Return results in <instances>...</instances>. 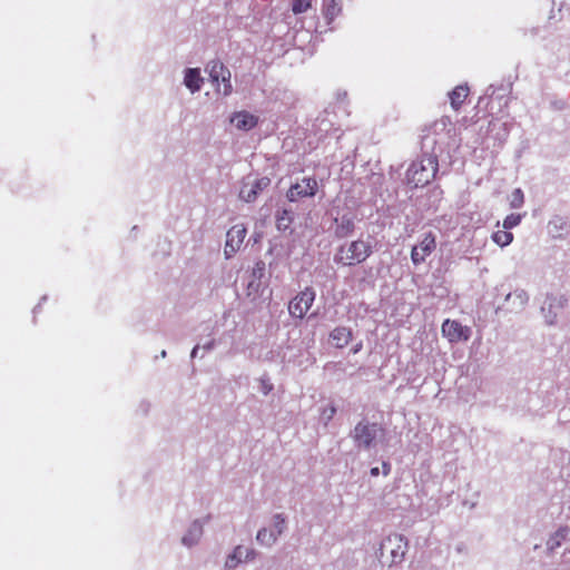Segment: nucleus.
Segmentation results:
<instances>
[{"mask_svg":"<svg viewBox=\"0 0 570 570\" xmlns=\"http://www.w3.org/2000/svg\"><path fill=\"white\" fill-rule=\"evenodd\" d=\"M439 170L438 157L433 154H424L413 161L406 170L407 184L413 187H424L434 180Z\"/></svg>","mask_w":570,"mask_h":570,"instance_id":"nucleus-1","label":"nucleus"},{"mask_svg":"<svg viewBox=\"0 0 570 570\" xmlns=\"http://www.w3.org/2000/svg\"><path fill=\"white\" fill-rule=\"evenodd\" d=\"M372 253L368 242L356 239L341 245L334 255V262L342 266H356L365 262Z\"/></svg>","mask_w":570,"mask_h":570,"instance_id":"nucleus-2","label":"nucleus"},{"mask_svg":"<svg viewBox=\"0 0 570 570\" xmlns=\"http://www.w3.org/2000/svg\"><path fill=\"white\" fill-rule=\"evenodd\" d=\"M436 249V235L428 232L422 235L419 243L411 249V261L413 265L423 264L426 258Z\"/></svg>","mask_w":570,"mask_h":570,"instance_id":"nucleus-3","label":"nucleus"},{"mask_svg":"<svg viewBox=\"0 0 570 570\" xmlns=\"http://www.w3.org/2000/svg\"><path fill=\"white\" fill-rule=\"evenodd\" d=\"M315 299V292L312 287H306L301 291L295 297L288 303V313L292 317L303 318L309 308L312 307Z\"/></svg>","mask_w":570,"mask_h":570,"instance_id":"nucleus-4","label":"nucleus"},{"mask_svg":"<svg viewBox=\"0 0 570 570\" xmlns=\"http://www.w3.org/2000/svg\"><path fill=\"white\" fill-rule=\"evenodd\" d=\"M208 73L213 83L218 86L217 91L228 96L233 91L230 71L220 61H212L208 65Z\"/></svg>","mask_w":570,"mask_h":570,"instance_id":"nucleus-5","label":"nucleus"},{"mask_svg":"<svg viewBox=\"0 0 570 570\" xmlns=\"http://www.w3.org/2000/svg\"><path fill=\"white\" fill-rule=\"evenodd\" d=\"M379 432H383L379 424L360 422L355 425L352 438L357 446L368 449L373 445Z\"/></svg>","mask_w":570,"mask_h":570,"instance_id":"nucleus-6","label":"nucleus"},{"mask_svg":"<svg viewBox=\"0 0 570 570\" xmlns=\"http://www.w3.org/2000/svg\"><path fill=\"white\" fill-rule=\"evenodd\" d=\"M442 335L450 343L466 342L471 336V328L455 320H445L441 326Z\"/></svg>","mask_w":570,"mask_h":570,"instance_id":"nucleus-7","label":"nucleus"},{"mask_svg":"<svg viewBox=\"0 0 570 570\" xmlns=\"http://www.w3.org/2000/svg\"><path fill=\"white\" fill-rule=\"evenodd\" d=\"M318 188L317 180L314 177H305L301 183L289 187L286 197L289 202H296L299 198L313 197Z\"/></svg>","mask_w":570,"mask_h":570,"instance_id":"nucleus-8","label":"nucleus"},{"mask_svg":"<svg viewBox=\"0 0 570 570\" xmlns=\"http://www.w3.org/2000/svg\"><path fill=\"white\" fill-rule=\"evenodd\" d=\"M271 184V179L268 177H262L252 183L243 181L239 198L246 203L254 202L258 194H261L266 187Z\"/></svg>","mask_w":570,"mask_h":570,"instance_id":"nucleus-9","label":"nucleus"},{"mask_svg":"<svg viewBox=\"0 0 570 570\" xmlns=\"http://www.w3.org/2000/svg\"><path fill=\"white\" fill-rule=\"evenodd\" d=\"M246 228L243 224L234 225L226 235L225 255L226 257L233 256L242 246L245 236Z\"/></svg>","mask_w":570,"mask_h":570,"instance_id":"nucleus-10","label":"nucleus"},{"mask_svg":"<svg viewBox=\"0 0 570 570\" xmlns=\"http://www.w3.org/2000/svg\"><path fill=\"white\" fill-rule=\"evenodd\" d=\"M230 122L239 130L248 131L258 124V117L248 111H237L230 117Z\"/></svg>","mask_w":570,"mask_h":570,"instance_id":"nucleus-11","label":"nucleus"},{"mask_svg":"<svg viewBox=\"0 0 570 570\" xmlns=\"http://www.w3.org/2000/svg\"><path fill=\"white\" fill-rule=\"evenodd\" d=\"M353 338V332L350 327L337 326L330 333V340L336 348H344Z\"/></svg>","mask_w":570,"mask_h":570,"instance_id":"nucleus-12","label":"nucleus"},{"mask_svg":"<svg viewBox=\"0 0 570 570\" xmlns=\"http://www.w3.org/2000/svg\"><path fill=\"white\" fill-rule=\"evenodd\" d=\"M470 89L466 85H459L449 92L450 104L454 110H459L468 98Z\"/></svg>","mask_w":570,"mask_h":570,"instance_id":"nucleus-13","label":"nucleus"},{"mask_svg":"<svg viewBox=\"0 0 570 570\" xmlns=\"http://www.w3.org/2000/svg\"><path fill=\"white\" fill-rule=\"evenodd\" d=\"M185 86L190 89L191 92L200 90L203 85V78L200 77L199 69H187L184 78Z\"/></svg>","mask_w":570,"mask_h":570,"instance_id":"nucleus-14","label":"nucleus"},{"mask_svg":"<svg viewBox=\"0 0 570 570\" xmlns=\"http://www.w3.org/2000/svg\"><path fill=\"white\" fill-rule=\"evenodd\" d=\"M245 558V560H249L254 558V551L244 548L242 546H238L235 548L233 554L227 559L226 567L234 568L237 566L238 562H240L242 558Z\"/></svg>","mask_w":570,"mask_h":570,"instance_id":"nucleus-15","label":"nucleus"},{"mask_svg":"<svg viewBox=\"0 0 570 570\" xmlns=\"http://www.w3.org/2000/svg\"><path fill=\"white\" fill-rule=\"evenodd\" d=\"M323 14L330 21L337 17L341 12V4L338 0H323Z\"/></svg>","mask_w":570,"mask_h":570,"instance_id":"nucleus-16","label":"nucleus"},{"mask_svg":"<svg viewBox=\"0 0 570 570\" xmlns=\"http://www.w3.org/2000/svg\"><path fill=\"white\" fill-rule=\"evenodd\" d=\"M568 533H569L568 527L558 529L549 539V541L547 543L548 548L550 550H554V549L559 548L561 546L562 541L566 540Z\"/></svg>","mask_w":570,"mask_h":570,"instance_id":"nucleus-17","label":"nucleus"},{"mask_svg":"<svg viewBox=\"0 0 570 570\" xmlns=\"http://www.w3.org/2000/svg\"><path fill=\"white\" fill-rule=\"evenodd\" d=\"M393 541L397 542L396 543L397 550H394V549L391 550L392 561L400 562L403 559L404 553H405L404 552L405 544H403V538L401 535H395L393 539L387 538L386 543L391 544Z\"/></svg>","mask_w":570,"mask_h":570,"instance_id":"nucleus-18","label":"nucleus"},{"mask_svg":"<svg viewBox=\"0 0 570 570\" xmlns=\"http://www.w3.org/2000/svg\"><path fill=\"white\" fill-rule=\"evenodd\" d=\"M293 223V214L291 210L283 209L276 216V226L278 230H286Z\"/></svg>","mask_w":570,"mask_h":570,"instance_id":"nucleus-19","label":"nucleus"},{"mask_svg":"<svg viewBox=\"0 0 570 570\" xmlns=\"http://www.w3.org/2000/svg\"><path fill=\"white\" fill-rule=\"evenodd\" d=\"M492 239L495 244H498L501 247L508 246L513 240V234L509 230H497L492 235Z\"/></svg>","mask_w":570,"mask_h":570,"instance_id":"nucleus-20","label":"nucleus"},{"mask_svg":"<svg viewBox=\"0 0 570 570\" xmlns=\"http://www.w3.org/2000/svg\"><path fill=\"white\" fill-rule=\"evenodd\" d=\"M256 539L262 544L271 546L276 541L277 534L273 530L262 529L258 531Z\"/></svg>","mask_w":570,"mask_h":570,"instance_id":"nucleus-21","label":"nucleus"},{"mask_svg":"<svg viewBox=\"0 0 570 570\" xmlns=\"http://www.w3.org/2000/svg\"><path fill=\"white\" fill-rule=\"evenodd\" d=\"M314 0H292V11L294 14H301L312 8Z\"/></svg>","mask_w":570,"mask_h":570,"instance_id":"nucleus-22","label":"nucleus"},{"mask_svg":"<svg viewBox=\"0 0 570 570\" xmlns=\"http://www.w3.org/2000/svg\"><path fill=\"white\" fill-rule=\"evenodd\" d=\"M522 216L520 214H510L503 220V228L509 230L517 227L521 223Z\"/></svg>","mask_w":570,"mask_h":570,"instance_id":"nucleus-23","label":"nucleus"},{"mask_svg":"<svg viewBox=\"0 0 570 570\" xmlns=\"http://www.w3.org/2000/svg\"><path fill=\"white\" fill-rule=\"evenodd\" d=\"M524 203V196H523V193L520 188H517L513 190L512 193V199L510 202V205L512 208H519L523 205Z\"/></svg>","mask_w":570,"mask_h":570,"instance_id":"nucleus-24","label":"nucleus"},{"mask_svg":"<svg viewBox=\"0 0 570 570\" xmlns=\"http://www.w3.org/2000/svg\"><path fill=\"white\" fill-rule=\"evenodd\" d=\"M193 533L195 534V540H191V539L189 538V535H185V537L183 538V543H184V544H186V546L190 547V546H191V544H193V543H194V542H195V541L200 537V534H202V529H200L199 527H196V525H195V527H194V529L189 531V534H190V535H191Z\"/></svg>","mask_w":570,"mask_h":570,"instance_id":"nucleus-25","label":"nucleus"},{"mask_svg":"<svg viewBox=\"0 0 570 570\" xmlns=\"http://www.w3.org/2000/svg\"><path fill=\"white\" fill-rule=\"evenodd\" d=\"M274 527L276 529L275 533L279 535L285 528V519L281 514L274 517Z\"/></svg>","mask_w":570,"mask_h":570,"instance_id":"nucleus-26","label":"nucleus"},{"mask_svg":"<svg viewBox=\"0 0 570 570\" xmlns=\"http://www.w3.org/2000/svg\"><path fill=\"white\" fill-rule=\"evenodd\" d=\"M335 413H336V409L333 405H331L323 410L322 416L326 420V422H328L333 419Z\"/></svg>","mask_w":570,"mask_h":570,"instance_id":"nucleus-27","label":"nucleus"},{"mask_svg":"<svg viewBox=\"0 0 570 570\" xmlns=\"http://www.w3.org/2000/svg\"><path fill=\"white\" fill-rule=\"evenodd\" d=\"M262 386H263V392L265 394H268L273 389V385L266 381H262Z\"/></svg>","mask_w":570,"mask_h":570,"instance_id":"nucleus-28","label":"nucleus"},{"mask_svg":"<svg viewBox=\"0 0 570 570\" xmlns=\"http://www.w3.org/2000/svg\"><path fill=\"white\" fill-rule=\"evenodd\" d=\"M382 468H383L384 475H389L391 473V464L390 463L383 462Z\"/></svg>","mask_w":570,"mask_h":570,"instance_id":"nucleus-29","label":"nucleus"},{"mask_svg":"<svg viewBox=\"0 0 570 570\" xmlns=\"http://www.w3.org/2000/svg\"><path fill=\"white\" fill-rule=\"evenodd\" d=\"M362 347H363V344H362V343H358V344H356L355 346H353V348L351 350V352H352L353 354H356V353H358V352L362 350Z\"/></svg>","mask_w":570,"mask_h":570,"instance_id":"nucleus-30","label":"nucleus"},{"mask_svg":"<svg viewBox=\"0 0 570 570\" xmlns=\"http://www.w3.org/2000/svg\"><path fill=\"white\" fill-rule=\"evenodd\" d=\"M380 474V469L377 466H374L371 469V475L377 476Z\"/></svg>","mask_w":570,"mask_h":570,"instance_id":"nucleus-31","label":"nucleus"},{"mask_svg":"<svg viewBox=\"0 0 570 570\" xmlns=\"http://www.w3.org/2000/svg\"><path fill=\"white\" fill-rule=\"evenodd\" d=\"M348 222V232H352L353 229V223L351 220H347Z\"/></svg>","mask_w":570,"mask_h":570,"instance_id":"nucleus-32","label":"nucleus"},{"mask_svg":"<svg viewBox=\"0 0 570 570\" xmlns=\"http://www.w3.org/2000/svg\"><path fill=\"white\" fill-rule=\"evenodd\" d=\"M345 227H346V233H350V232H348V223H347V224H345Z\"/></svg>","mask_w":570,"mask_h":570,"instance_id":"nucleus-33","label":"nucleus"}]
</instances>
